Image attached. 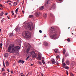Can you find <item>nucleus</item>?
Returning a JSON list of instances; mask_svg holds the SVG:
<instances>
[{
  "label": "nucleus",
  "instance_id": "nucleus-32",
  "mask_svg": "<svg viewBox=\"0 0 76 76\" xmlns=\"http://www.w3.org/2000/svg\"><path fill=\"white\" fill-rule=\"evenodd\" d=\"M65 69H69V68L68 66H66L65 67Z\"/></svg>",
  "mask_w": 76,
  "mask_h": 76
},
{
  "label": "nucleus",
  "instance_id": "nucleus-59",
  "mask_svg": "<svg viewBox=\"0 0 76 76\" xmlns=\"http://www.w3.org/2000/svg\"><path fill=\"white\" fill-rule=\"evenodd\" d=\"M12 13H13V11H12V12H11Z\"/></svg>",
  "mask_w": 76,
  "mask_h": 76
},
{
  "label": "nucleus",
  "instance_id": "nucleus-53",
  "mask_svg": "<svg viewBox=\"0 0 76 76\" xmlns=\"http://www.w3.org/2000/svg\"><path fill=\"white\" fill-rule=\"evenodd\" d=\"M24 3V1H23V3H22V4L23 5V4Z\"/></svg>",
  "mask_w": 76,
  "mask_h": 76
},
{
  "label": "nucleus",
  "instance_id": "nucleus-60",
  "mask_svg": "<svg viewBox=\"0 0 76 76\" xmlns=\"http://www.w3.org/2000/svg\"><path fill=\"white\" fill-rule=\"evenodd\" d=\"M22 12H23V13H24V11H22Z\"/></svg>",
  "mask_w": 76,
  "mask_h": 76
},
{
  "label": "nucleus",
  "instance_id": "nucleus-44",
  "mask_svg": "<svg viewBox=\"0 0 76 76\" xmlns=\"http://www.w3.org/2000/svg\"><path fill=\"white\" fill-rule=\"evenodd\" d=\"M7 72H10V71H9V69H7Z\"/></svg>",
  "mask_w": 76,
  "mask_h": 76
},
{
  "label": "nucleus",
  "instance_id": "nucleus-24",
  "mask_svg": "<svg viewBox=\"0 0 76 76\" xmlns=\"http://www.w3.org/2000/svg\"><path fill=\"white\" fill-rule=\"evenodd\" d=\"M67 41L68 42H70V38H68L67 39Z\"/></svg>",
  "mask_w": 76,
  "mask_h": 76
},
{
  "label": "nucleus",
  "instance_id": "nucleus-29",
  "mask_svg": "<svg viewBox=\"0 0 76 76\" xmlns=\"http://www.w3.org/2000/svg\"><path fill=\"white\" fill-rule=\"evenodd\" d=\"M52 7H53V8H55V7H56V5H55V4H54L53 5Z\"/></svg>",
  "mask_w": 76,
  "mask_h": 76
},
{
  "label": "nucleus",
  "instance_id": "nucleus-58",
  "mask_svg": "<svg viewBox=\"0 0 76 76\" xmlns=\"http://www.w3.org/2000/svg\"><path fill=\"white\" fill-rule=\"evenodd\" d=\"M27 58H28V59L29 58V56H28V57H27Z\"/></svg>",
  "mask_w": 76,
  "mask_h": 76
},
{
  "label": "nucleus",
  "instance_id": "nucleus-21",
  "mask_svg": "<svg viewBox=\"0 0 76 76\" xmlns=\"http://www.w3.org/2000/svg\"><path fill=\"white\" fill-rule=\"evenodd\" d=\"M63 54H65V53H66V50H63Z\"/></svg>",
  "mask_w": 76,
  "mask_h": 76
},
{
  "label": "nucleus",
  "instance_id": "nucleus-6",
  "mask_svg": "<svg viewBox=\"0 0 76 76\" xmlns=\"http://www.w3.org/2000/svg\"><path fill=\"white\" fill-rule=\"evenodd\" d=\"M31 55L32 56H33L35 57H37V56L35 55V52L34 51H32L31 53Z\"/></svg>",
  "mask_w": 76,
  "mask_h": 76
},
{
  "label": "nucleus",
  "instance_id": "nucleus-62",
  "mask_svg": "<svg viewBox=\"0 0 76 76\" xmlns=\"http://www.w3.org/2000/svg\"><path fill=\"white\" fill-rule=\"evenodd\" d=\"M42 58L43 60H44V58L43 57Z\"/></svg>",
  "mask_w": 76,
  "mask_h": 76
},
{
  "label": "nucleus",
  "instance_id": "nucleus-54",
  "mask_svg": "<svg viewBox=\"0 0 76 76\" xmlns=\"http://www.w3.org/2000/svg\"><path fill=\"white\" fill-rule=\"evenodd\" d=\"M71 76H74V75H73V74H72L71 75Z\"/></svg>",
  "mask_w": 76,
  "mask_h": 76
},
{
  "label": "nucleus",
  "instance_id": "nucleus-20",
  "mask_svg": "<svg viewBox=\"0 0 76 76\" xmlns=\"http://www.w3.org/2000/svg\"><path fill=\"white\" fill-rule=\"evenodd\" d=\"M6 66H9V62H8V61H7L6 63Z\"/></svg>",
  "mask_w": 76,
  "mask_h": 76
},
{
  "label": "nucleus",
  "instance_id": "nucleus-15",
  "mask_svg": "<svg viewBox=\"0 0 76 76\" xmlns=\"http://www.w3.org/2000/svg\"><path fill=\"white\" fill-rule=\"evenodd\" d=\"M47 13L44 14L43 15V16L45 18H47Z\"/></svg>",
  "mask_w": 76,
  "mask_h": 76
},
{
  "label": "nucleus",
  "instance_id": "nucleus-33",
  "mask_svg": "<svg viewBox=\"0 0 76 76\" xmlns=\"http://www.w3.org/2000/svg\"><path fill=\"white\" fill-rule=\"evenodd\" d=\"M50 16H51V17H53V15L51 13H50Z\"/></svg>",
  "mask_w": 76,
  "mask_h": 76
},
{
  "label": "nucleus",
  "instance_id": "nucleus-19",
  "mask_svg": "<svg viewBox=\"0 0 76 76\" xmlns=\"http://www.w3.org/2000/svg\"><path fill=\"white\" fill-rule=\"evenodd\" d=\"M29 18H34V15H30L29 16Z\"/></svg>",
  "mask_w": 76,
  "mask_h": 76
},
{
  "label": "nucleus",
  "instance_id": "nucleus-47",
  "mask_svg": "<svg viewBox=\"0 0 76 76\" xmlns=\"http://www.w3.org/2000/svg\"><path fill=\"white\" fill-rule=\"evenodd\" d=\"M2 45H3V44L1 43L0 44V46H2Z\"/></svg>",
  "mask_w": 76,
  "mask_h": 76
},
{
  "label": "nucleus",
  "instance_id": "nucleus-13",
  "mask_svg": "<svg viewBox=\"0 0 76 76\" xmlns=\"http://www.w3.org/2000/svg\"><path fill=\"white\" fill-rule=\"evenodd\" d=\"M13 35V33H10L9 34V36L10 38H11Z\"/></svg>",
  "mask_w": 76,
  "mask_h": 76
},
{
  "label": "nucleus",
  "instance_id": "nucleus-16",
  "mask_svg": "<svg viewBox=\"0 0 76 76\" xmlns=\"http://www.w3.org/2000/svg\"><path fill=\"white\" fill-rule=\"evenodd\" d=\"M16 5H17V2H15L13 4V6H16Z\"/></svg>",
  "mask_w": 76,
  "mask_h": 76
},
{
  "label": "nucleus",
  "instance_id": "nucleus-17",
  "mask_svg": "<svg viewBox=\"0 0 76 76\" xmlns=\"http://www.w3.org/2000/svg\"><path fill=\"white\" fill-rule=\"evenodd\" d=\"M29 50H30V48H28V49H27V50H26L27 53H29Z\"/></svg>",
  "mask_w": 76,
  "mask_h": 76
},
{
  "label": "nucleus",
  "instance_id": "nucleus-28",
  "mask_svg": "<svg viewBox=\"0 0 76 76\" xmlns=\"http://www.w3.org/2000/svg\"><path fill=\"white\" fill-rule=\"evenodd\" d=\"M3 65L4 66V67H6V66H5V64H4V61L3 62Z\"/></svg>",
  "mask_w": 76,
  "mask_h": 76
},
{
  "label": "nucleus",
  "instance_id": "nucleus-64",
  "mask_svg": "<svg viewBox=\"0 0 76 76\" xmlns=\"http://www.w3.org/2000/svg\"><path fill=\"white\" fill-rule=\"evenodd\" d=\"M9 4L10 5H11V3H9Z\"/></svg>",
  "mask_w": 76,
  "mask_h": 76
},
{
  "label": "nucleus",
  "instance_id": "nucleus-8",
  "mask_svg": "<svg viewBox=\"0 0 76 76\" xmlns=\"http://www.w3.org/2000/svg\"><path fill=\"white\" fill-rule=\"evenodd\" d=\"M54 51L55 53H58L59 52L58 51V50L57 49H55Z\"/></svg>",
  "mask_w": 76,
  "mask_h": 76
},
{
  "label": "nucleus",
  "instance_id": "nucleus-12",
  "mask_svg": "<svg viewBox=\"0 0 76 76\" xmlns=\"http://www.w3.org/2000/svg\"><path fill=\"white\" fill-rule=\"evenodd\" d=\"M38 60H41V56L39 55H38L37 57Z\"/></svg>",
  "mask_w": 76,
  "mask_h": 76
},
{
  "label": "nucleus",
  "instance_id": "nucleus-52",
  "mask_svg": "<svg viewBox=\"0 0 76 76\" xmlns=\"http://www.w3.org/2000/svg\"><path fill=\"white\" fill-rule=\"evenodd\" d=\"M7 13L5 14V15H7Z\"/></svg>",
  "mask_w": 76,
  "mask_h": 76
},
{
  "label": "nucleus",
  "instance_id": "nucleus-10",
  "mask_svg": "<svg viewBox=\"0 0 76 76\" xmlns=\"http://www.w3.org/2000/svg\"><path fill=\"white\" fill-rule=\"evenodd\" d=\"M51 0H48V1L46 3V4H49L50 3V1Z\"/></svg>",
  "mask_w": 76,
  "mask_h": 76
},
{
  "label": "nucleus",
  "instance_id": "nucleus-43",
  "mask_svg": "<svg viewBox=\"0 0 76 76\" xmlns=\"http://www.w3.org/2000/svg\"><path fill=\"white\" fill-rule=\"evenodd\" d=\"M39 32L40 33H42V31L41 30H39Z\"/></svg>",
  "mask_w": 76,
  "mask_h": 76
},
{
  "label": "nucleus",
  "instance_id": "nucleus-22",
  "mask_svg": "<svg viewBox=\"0 0 76 76\" xmlns=\"http://www.w3.org/2000/svg\"><path fill=\"white\" fill-rule=\"evenodd\" d=\"M42 61L43 64H45V62L44 61V60H42Z\"/></svg>",
  "mask_w": 76,
  "mask_h": 76
},
{
  "label": "nucleus",
  "instance_id": "nucleus-35",
  "mask_svg": "<svg viewBox=\"0 0 76 76\" xmlns=\"http://www.w3.org/2000/svg\"><path fill=\"white\" fill-rule=\"evenodd\" d=\"M69 56V54L67 53H66L65 55V57H67V56Z\"/></svg>",
  "mask_w": 76,
  "mask_h": 76
},
{
  "label": "nucleus",
  "instance_id": "nucleus-49",
  "mask_svg": "<svg viewBox=\"0 0 76 76\" xmlns=\"http://www.w3.org/2000/svg\"><path fill=\"white\" fill-rule=\"evenodd\" d=\"M7 17L8 19H10V18L8 16H7Z\"/></svg>",
  "mask_w": 76,
  "mask_h": 76
},
{
  "label": "nucleus",
  "instance_id": "nucleus-63",
  "mask_svg": "<svg viewBox=\"0 0 76 76\" xmlns=\"http://www.w3.org/2000/svg\"><path fill=\"white\" fill-rule=\"evenodd\" d=\"M26 60H28V58H26Z\"/></svg>",
  "mask_w": 76,
  "mask_h": 76
},
{
  "label": "nucleus",
  "instance_id": "nucleus-9",
  "mask_svg": "<svg viewBox=\"0 0 76 76\" xmlns=\"http://www.w3.org/2000/svg\"><path fill=\"white\" fill-rule=\"evenodd\" d=\"M44 9V6H42L39 8V10H43Z\"/></svg>",
  "mask_w": 76,
  "mask_h": 76
},
{
  "label": "nucleus",
  "instance_id": "nucleus-25",
  "mask_svg": "<svg viewBox=\"0 0 76 76\" xmlns=\"http://www.w3.org/2000/svg\"><path fill=\"white\" fill-rule=\"evenodd\" d=\"M18 10H19V8H18L17 9L15 10V12L16 14L18 13Z\"/></svg>",
  "mask_w": 76,
  "mask_h": 76
},
{
  "label": "nucleus",
  "instance_id": "nucleus-37",
  "mask_svg": "<svg viewBox=\"0 0 76 76\" xmlns=\"http://www.w3.org/2000/svg\"><path fill=\"white\" fill-rule=\"evenodd\" d=\"M56 58H59V56L58 55V56H56Z\"/></svg>",
  "mask_w": 76,
  "mask_h": 76
},
{
  "label": "nucleus",
  "instance_id": "nucleus-51",
  "mask_svg": "<svg viewBox=\"0 0 76 76\" xmlns=\"http://www.w3.org/2000/svg\"><path fill=\"white\" fill-rule=\"evenodd\" d=\"M17 3H19V0H17Z\"/></svg>",
  "mask_w": 76,
  "mask_h": 76
},
{
  "label": "nucleus",
  "instance_id": "nucleus-57",
  "mask_svg": "<svg viewBox=\"0 0 76 76\" xmlns=\"http://www.w3.org/2000/svg\"><path fill=\"white\" fill-rule=\"evenodd\" d=\"M27 58H28V59L29 58V56H28V57H27Z\"/></svg>",
  "mask_w": 76,
  "mask_h": 76
},
{
  "label": "nucleus",
  "instance_id": "nucleus-26",
  "mask_svg": "<svg viewBox=\"0 0 76 76\" xmlns=\"http://www.w3.org/2000/svg\"><path fill=\"white\" fill-rule=\"evenodd\" d=\"M15 30L16 31H19V29H18V28L16 27L15 29Z\"/></svg>",
  "mask_w": 76,
  "mask_h": 76
},
{
  "label": "nucleus",
  "instance_id": "nucleus-1",
  "mask_svg": "<svg viewBox=\"0 0 76 76\" xmlns=\"http://www.w3.org/2000/svg\"><path fill=\"white\" fill-rule=\"evenodd\" d=\"M20 49V47L18 46H17L15 47V45H10L8 50V52H10L11 53V51H13L15 53H18V50Z\"/></svg>",
  "mask_w": 76,
  "mask_h": 76
},
{
  "label": "nucleus",
  "instance_id": "nucleus-55",
  "mask_svg": "<svg viewBox=\"0 0 76 76\" xmlns=\"http://www.w3.org/2000/svg\"><path fill=\"white\" fill-rule=\"evenodd\" d=\"M59 1H63V0H58Z\"/></svg>",
  "mask_w": 76,
  "mask_h": 76
},
{
  "label": "nucleus",
  "instance_id": "nucleus-5",
  "mask_svg": "<svg viewBox=\"0 0 76 76\" xmlns=\"http://www.w3.org/2000/svg\"><path fill=\"white\" fill-rule=\"evenodd\" d=\"M35 15L37 17H39V16H40L41 13H40V12L39 11H37L35 13Z\"/></svg>",
  "mask_w": 76,
  "mask_h": 76
},
{
  "label": "nucleus",
  "instance_id": "nucleus-41",
  "mask_svg": "<svg viewBox=\"0 0 76 76\" xmlns=\"http://www.w3.org/2000/svg\"><path fill=\"white\" fill-rule=\"evenodd\" d=\"M64 58H63L62 59V62H64Z\"/></svg>",
  "mask_w": 76,
  "mask_h": 76
},
{
  "label": "nucleus",
  "instance_id": "nucleus-36",
  "mask_svg": "<svg viewBox=\"0 0 76 76\" xmlns=\"http://www.w3.org/2000/svg\"><path fill=\"white\" fill-rule=\"evenodd\" d=\"M21 61V60H19L18 61V63H21V61Z\"/></svg>",
  "mask_w": 76,
  "mask_h": 76
},
{
  "label": "nucleus",
  "instance_id": "nucleus-42",
  "mask_svg": "<svg viewBox=\"0 0 76 76\" xmlns=\"http://www.w3.org/2000/svg\"><path fill=\"white\" fill-rule=\"evenodd\" d=\"M66 74H67V76H68V71H66Z\"/></svg>",
  "mask_w": 76,
  "mask_h": 76
},
{
  "label": "nucleus",
  "instance_id": "nucleus-11",
  "mask_svg": "<svg viewBox=\"0 0 76 76\" xmlns=\"http://www.w3.org/2000/svg\"><path fill=\"white\" fill-rule=\"evenodd\" d=\"M9 55H8V54L7 53H5L4 54V57L6 58V57H8Z\"/></svg>",
  "mask_w": 76,
  "mask_h": 76
},
{
  "label": "nucleus",
  "instance_id": "nucleus-40",
  "mask_svg": "<svg viewBox=\"0 0 76 76\" xmlns=\"http://www.w3.org/2000/svg\"><path fill=\"white\" fill-rule=\"evenodd\" d=\"M4 21V20L3 19H2L1 20V23H3V21Z\"/></svg>",
  "mask_w": 76,
  "mask_h": 76
},
{
  "label": "nucleus",
  "instance_id": "nucleus-38",
  "mask_svg": "<svg viewBox=\"0 0 76 76\" xmlns=\"http://www.w3.org/2000/svg\"><path fill=\"white\" fill-rule=\"evenodd\" d=\"M9 2H11V1L9 0L7 1V3H9Z\"/></svg>",
  "mask_w": 76,
  "mask_h": 76
},
{
  "label": "nucleus",
  "instance_id": "nucleus-27",
  "mask_svg": "<svg viewBox=\"0 0 76 76\" xmlns=\"http://www.w3.org/2000/svg\"><path fill=\"white\" fill-rule=\"evenodd\" d=\"M4 12H2L0 14V16H2L3 15H4Z\"/></svg>",
  "mask_w": 76,
  "mask_h": 76
},
{
  "label": "nucleus",
  "instance_id": "nucleus-18",
  "mask_svg": "<svg viewBox=\"0 0 76 76\" xmlns=\"http://www.w3.org/2000/svg\"><path fill=\"white\" fill-rule=\"evenodd\" d=\"M66 63L68 65H69V60H66Z\"/></svg>",
  "mask_w": 76,
  "mask_h": 76
},
{
  "label": "nucleus",
  "instance_id": "nucleus-46",
  "mask_svg": "<svg viewBox=\"0 0 76 76\" xmlns=\"http://www.w3.org/2000/svg\"><path fill=\"white\" fill-rule=\"evenodd\" d=\"M11 73H13V71H11Z\"/></svg>",
  "mask_w": 76,
  "mask_h": 76
},
{
  "label": "nucleus",
  "instance_id": "nucleus-23",
  "mask_svg": "<svg viewBox=\"0 0 76 76\" xmlns=\"http://www.w3.org/2000/svg\"><path fill=\"white\" fill-rule=\"evenodd\" d=\"M2 76H4L6 75V72H4L2 74Z\"/></svg>",
  "mask_w": 76,
  "mask_h": 76
},
{
  "label": "nucleus",
  "instance_id": "nucleus-7",
  "mask_svg": "<svg viewBox=\"0 0 76 76\" xmlns=\"http://www.w3.org/2000/svg\"><path fill=\"white\" fill-rule=\"evenodd\" d=\"M51 61L52 62V64H55L56 62V61H55V60L54 59L52 58L51 59Z\"/></svg>",
  "mask_w": 76,
  "mask_h": 76
},
{
  "label": "nucleus",
  "instance_id": "nucleus-61",
  "mask_svg": "<svg viewBox=\"0 0 76 76\" xmlns=\"http://www.w3.org/2000/svg\"><path fill=\"white\" fill-rule=\"evenodd\" d=\"M20 76H25V75H21Z\"/></svg>",
  "mask_w": 76,
  "mask_h": 76
},
{
  "label": "nucleus",
  "instance_id": "nucleus-4",
  "mask_svg": "<svg viewBox=\"0 0 76 76\" xmlns=\"http://www.w3.org/2000/svg\"><path fill=\"white\" fill-rule=\"evenodd\" d=\"M27 28H28L29 30H32L34 29V26H33V24L32 23H29L27 26Z\"/></svg>",
  "mask_w": 76,
  "mask_h": 76
},
{
  "label": "nucleus",
  "instance_id": "nucleus-34",
  "mask_svg": "<svg viewBox=\"0 0 76 76\" xmlns=\"http://www.w3.org/2000/svg\"><path fill=\"white\" fill-rule=\"evenodd\" d=\"M66 65V64H65V63H64L63 64V67H64V66H65Z\"/></svg>",
  "mask_w": 76,
  "mask_h": 76
},
{
  "label": "nucleus",
  "instance_id": "nucleus-3",
  "mask_svg": "<svg viewBox=\"0 0 76 76\" xmlns=\"http://www.w3.org/2000/svg\"><path fill=\"white\" fill-rule=\"evenodd\" d=\"M22 35L23 37H25L26 38H30L31 36L30 34V32L27 31H25L24 35H23V34Z\"/></svg>",
  "mask_w": 76,
  "mask_h": 76
},
{
  "label": "nucleus",
  "instance_id": "nucleus-56",
  "mask_svg": "<svg viewBox=\"0 0 76 76\" xmlns=\"http://www.w3.org/2000/svg\"><path fill=\"white\" fill-rule=\"evenodd\" d=\"M27 58H28V59L29 58V56H28V57H27Z\"/></svg>",
  "mask_w": 76,
  "mask_h": 76
},
{
  "label": "nucleus",
  "instance_id": "nucleus-48",
  "mask_svg": "<svg viewBox=\"0 0 76 76\" xmlns=\"http://www.w3.org/2000/svg\"><path fill=\"white\" fill-rule=\"evenodd\" d=\"M56 63L57 64H58V61H57L56 62Z\"/></svg>",
  "mask_w": 76,
  "mask_h": 76
},
{
  "label": "nucleus",
  "instance_id": "nucleus-30",
  "mask_svg": "<svg viewBox=\"0 0 76 76\" xmlns=\"http://www.w3.org/2000/svg\"><path fill=\"white\" fill-rule=\"evenodd\" d=\"M21 63L22 64H23V63H24V62H25V61L22 60H21Z\"/></svg>",
  "mask_w": 76,
  "mask_h": 76
},
{
  "label": "nucleus",
  "instance_id": "nucleus-50",
  "mask_svg": "<svg viewBox=\"0 0 76 76\" xmlns=\"http://www.w3.org/2000/svg\"><path fill=\"white\" fill-rule=\"evenodd\" d=\"M31 66H33V64H31Z\"/></svg>",
  "mask_w": 76,
  "mask_h": 76
},
{
  "label": "nucleus",
  "instance_id": "nucleus-39",
  "mask_svg": "<svg viewBox=\"0 0 76 76\" xmlns=\"http://www.w3.org/2000/svg\"><path fill=\"white\" fill-rule=\"evenodd\" d=\"M38 64H41V62H38Z\"/></svg>",
  "mask_w": 76,
  "mask_h": 76
},
{
  "label": "nucleus",
  "instance_id": "nucleus-2",
  "mask_svg": "<svg viewBox=\"0 0 76 76\" xmlns=\"http://www.w3.org/2000/svg\"><path fill=\"white\" fill-rule=\"evenodd\" d=\"M51 30L50 34L53 35L50 36V38L53 39H57V35L56 33V31H55V28L53 27L50 28Z\"/></svg>",
  "mask_w": 76,
  "mask_h": 76
},
{
  "label": "nucleus",
  "instance_id": "nucleus-31",
  "mask_svg": "<svg viewBox=\"0 0 76 76\" xmlns=\"http://www.w3.org/2000/svg\"><path fill=\"white\" fill-rule=\"evenodd\" d=\"M2 71L3 72H4L5 71V69H4V67H3L2 69Z\"/></svg>",
  "mask_w": 76,
  "mask_h": 76
},
{
  "label": "nucleus",
  "instance_id": "nucleus-14",
  "mask_svg": "<svg viewBox=\"0 0 76 76\" xmlns=\"http://www.w3.org/2000/svg\"><path fill=\"white\" fill-rule=\"evenodd\" d=\"M43 45L45 46H47V45H48V43L46 42H45L44 43Z\"/></svg>",
  "mask_w": 76,
  "mask_h": 76
},
{
  "label": "nucleus",
  "instance_id": "nucleus-45",
  "mask_svg": "<svg viewBox=\"0 0 76 76\" xmlns=\"http://www.w3.org/2000/svg\"><path fill=\"white\" fill-rule=\"evenodd\" d=\"M0 7H3V6H2V5H1V4H0Z\"/></svg>",
  "mask_w": 76,
  "mask_h": 76
}]
</instances>
